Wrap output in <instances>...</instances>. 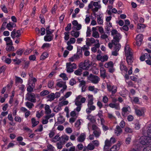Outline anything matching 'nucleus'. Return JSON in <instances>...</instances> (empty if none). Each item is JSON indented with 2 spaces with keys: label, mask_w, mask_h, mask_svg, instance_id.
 <instances>
[{
  "label": "nucleus",
  "mask_w": 151,
  "mask_h": 151,
  "mask_svg": "<svg viewBox=\"0 0 151 151\" xmlns=\"http://www.w3.org/2000/svg\"><path fill=\"white\" fill-rule=\"evenodd\" d=\"M86 101V98L84 97H82L81 95H79L76 98L75 100V104L77 106L76 109L77 111L79 112L80 111L81 107V104L84 103Z\"/></svg>",
  "instance_id": "f257e3e1"
},
{
  "label": "nucleus",
  "mask_w": 151,
  "mask_h": 151,
  "mask_svg": "<svg viewBox=\"0 0 151 151\" xmlns=\"http://www.w3.org/2000/svg\"><path fill=\"white\" fill-rule=\"evenodd\" d=\"M140 142L142 145H148L151 143V136H144L140 138Z\"/></svg>",
  "instance_id": "f03ea898"
},
{
  "label": "nucleus",
  "mask_w": 151,
  "mask_h": 151,
  "mask_svg": "<svg viewBox=\"0 0 151 151\" xmlns=\"http://www.w3.org/2000/svg\"><path fill=\"white\" fill-rule=\"evenodd\" d=\"M91 62L88 60H86L84 62H81L79 64V67L82 69L88 70L91 65Z\"/></svg>",
  "instance_id": "7ed1b4c3"
},
{
  "label": "nucleus",
  "mask_w": 151,
  "mask_h": 151,
  "mask_svg": "<svg viewBox=\"0 0 151 151\" xmlns=\"http://www.w3.org/2000/svg\"><path fill=\"white\" fill-rule=\"evenodd\" d=\"M93 6L95 7L92 9L93 12H95L98 11L99 9L101 8V6L99 4L98 2L91 1L89 4L88 7L89 9H91L93 8Z\"/></svg>",
  "instance_id": "20e7f679"
},
{
  "label": "nucleus",
  "mask_w": 151,
  "mask_h": 151,
  "mask_svg": "<svg viewBox=\"0 0 151 151\" xmlns=\"http://www.w3.org/2000/svg\"><path fill=\"white\" fill-rule=\"evenodd\" d=\"M26 95V99L32 103H35L36 102V97H39L38 95L35 94L34 93H27Z\"/></svg>",
  "instance_id": "39448f33"
},
{
  "label": "nucleus",
  "mask_w": 151,
  "mask_h": 151,
  "mask_svg": "<svg viewBox=\"0 0 151 151\" xmlns=\"http://www.w3.org/2000/svg\"><path fill=\"white\" fill-rule=\"evenodd\" d=\"M88 79L91 82L95 84L98 83L100 80L99 76L92 74L89 75Z\"/></svg>",
  "instance_id": "423d86ee"
},
{
  "label": "nucleus",
  "mask_w": 151,
  "mask_h": 151,
  "mask_svg": "<svg viewBox=\"0 0 151 151\" xmlns=\"http://www.w3.org/2000/svg\"><path fill=\"white\" fill-rule=\"evenodd\" d=\"M21 35V33L20 30H16V29H14L11 32V36L13 39H14L15 37L18 38Z\"/></svg>",
  "instance_id": "0eeeda50"
},
{
  "label": "nucleus",
  "mask_w": 151,
  "mask_h": 151,
  "mask_svg": "<svg viewBox=\"0 0 151 151\" xmlns=\"http://www.w3.org/2000/svg\"><path fill=\"white\" fill-rule=\"evenodd\" d=\"M125 62L124 61L122 60L120 63V68L121 70L123 72H125L127 73L128 69L127 67L125 66Z\"/></svg>",
  "instance_id": "6e6552de"
},
{
  "label": "nucleus",
  "mask_w": 151,
  "mask_h": 151,
  "mask_svg": "<svg viewBox=\"0 0 151 151\" xmlns=\"http://www.w3.org/2000/svg\"><path fill=\"white\" fill-rule=\"evenodd\" d=\"M143 35L142 34H139L136 37L137 45L139 46L141 45L143 40Z\"/></svg>",
  "instance_id": "1a4fd4ad"
},
{
  "label": "nucleus",
  "mask_w": 151,
  "mask_h": 151,
  "mask_svg": "<svg viewBox=\"0 0 151 151\" xmlns=\"http://www.w3.org/2000/svg\"><path fill=\"white\" fill-rule=\"evenodd\" d=\"M96 58L97 60H100L103 62L107 61L108 57L107 55L101 56L99 54L97 56Z\"/></svg>",
  "instance_id": "9d476101"
},
{
  "label": "nucleus",
  "mask_w": 151,
  "mask_h": 151,
  "mask_svg": "<svg viewBox=\"0 0 151 151\" xmlns=\"http://www.w3.org/2000/svg\"><path fill=\"white\" fill-rule=\"evenodd\" d=\"M121 38V36L120 34L119 33L117 34L114 37V40H112V42L114 44V45H115V43H118Z\"/></svg>",
  "instance_id": "9b49d317"
},
{
  "label": "nucleus",
  "mask_w": 151,
  "mask_h": 151,
  "mask_svg": "<svg viewBox=\"0 0 151 151\" xmlns=\"http://www.w3.org/2000/svg\"><path fill=\"white\" fill-rule=\"evenodd\" d=\"M100 76L103 79H104L107 76V73L106 70L103 67H101L100 70Z\"/></svg>",
  "instance_id": "f8f14e48"
},
{
  "label": "nucleus",
  "mask_w": 151,
  "mask_h": 151,
  "mask_svg": "<svg viewBox=\"0 0 151 151\" xmlns=\"http://www.w3.org/2000/svg\"><path fill=\"white\" fill-rule=\"evenodd\" d=\"M146 26L144 24H138L137 25V33L143 32L144 31V29Z\"/></svg>",
  "instance_id": "ddd939ff"
},
{
  "label": "nucleus",
  "mask_w": 151,
  "mask_h": 151,
  "mask_svg": "<svg viewBox=\"0 0 151 151\" xmlns=\"http://www.w3.org/2000/svg\"><path fill=\"white\" fill-rule=\"evenodd\" d=\"M126 56L132 55V52L131 51V49L129 48V45H126L124 48Z\"/></svg>",
  "instance_id": "4468645a"
},
{
  "label": "nucleus",
  "mask_w": 151,
  "mask_h": 151,
  "mask_svg": "<svg viewBox=\"0 0 151 151\" xmlns=\"http://www.w3.org/2000/svg\"><path fill=\"white\" fill-rule=\"evenodd\" d=\"M86 138V135L84 133H82L78 137L77 139L78 141L80 142H83Z\"/></svg>",
  "instance_id": "2eb2a0df"
},
{
  "label": "nucleus",
  "mask_w": 151,
  "mask_h": 151,
  "mask_svg": "<svg viewBox=\"0 0 151 151\" xmlns=\"http://www.w3.org/2000/svg\"><path fill=\"white\" fill-rule=\"evenodd\" d=\"M54 35H47L44 37V40L46 42H50L53 39Z\"/></svg>",
  "instance_id": "dca6fc26"
},
{
  "label": "nucleus",
  "mask_w": 151,
  "mask_h": 151,
  "mask_svg": "<svg viewBox=\"0 0 151 151\" xmlns=\"http://www.w3.org/2000/svg\"><path fill=\"white\" fill-rule=\"evenodd\" d=\"M93 33L92 36L95 38H98L99 37V35L98 32L96 31V27H93L92 28Z\"/></svg>",
  "instance_id": "f3484780"
},
{
  "label": "nucleus",
  "mask_w": 151,
  "mask_h": 151,
  "mask_svg": "<svg viewBox=\"0 0 151 151\" xmlns=\"http://www.w3.org/2000/svg\"><path fill=\"white\" fill-rule=\"evenodd\" d=\"M122 132V130L121 127L117 125L115 130V134L118 136L120 135Z\"/></svg>",
  "instance_id": "a211bd4d"
},
{
  "label": "nucleus",
  "mask_w": 151,
  "mask_h": 151,
  "mask_svg": "<svg viewBox=\"0 0 151 151\" xmlns=\"http://www.w3.org/2000/svg\"><path fill=\"white\" fill-rule=\"evenodd\" d=\"M122 110V114L123 116H124L125 114L129 111V110H130V108L129 106H127L123 107Z\"/></svg>",
  "instance_id": "6ab92c4d"
},
{
  "label": "nucleus",
  "mask_w": 151,
  "mask_h": 151,
  "mask_svg": "<svg viewBox=\"0 0 151 151\" xmlns=\"http://www.w3.org/2000/svg\"><path fill=\"white\" fill-rule=\"evenodd\" d=\"M111 144V141L107 139H106L105 142V145L104 147V150H105L109 149Z\"/></svg>",
  "instance_id": "aec40b11"
},
{
  "label": "nucleus",
  "mask_w": 151,
  "mask_h": 151,
  "mask_svg": "<svg viewBox=\"0 0 151 151\" xmlns=\"http://www.w3.org/2000/svg\"><path fill=\"white\" fill-rule=\"evenodd\" d=\"M88 103L87 105L89 106L92 105L93 104V98L92 95H88Z\"/></svg>",
  "instance_id": "412c9836"
},
{
  "label": "nucleus",
  "mask_w": 151,
  "mask_h": 151,
  "mask_svg": "<svg viewBox=\"0 0 151 151\" xmlns=\"http://www.w3.org/2000/svg\"><path fill=\"white\" fill-rule=\"evenodd\" d=\"M46 97L47 99V101H53L55 98V94L54 93H51L47 96Z\"/></svg>",
  "instance_id": "4be33fe9"
},
{
  "label": "nucleus",
  "mask_w": 151,
  "mask_h": 151,
  "mask_svg": "<svg viewBox=\"0 0 151 151\" xmlns=\"http://www.w3.org/2000/svg\"><path fill=\"white\" fill-rule=\"evenodd\" d=\"M88 108L86 109V112L88 114L90 113L92 111L94 110L95 109V106L92 105L88 106Z\"/></svg>",
  "instance_id": "5701e85b"
},
{
  "label": "nucleus",
  "mask_w": 151,
  "mask_h": 151,
  "mask_svg": "<svg viewBox=\"0 0 151 151\" xmlns=\"http://www.w3.org/2000/svg\"><path fill=\"white\" fill-rule=\"evenodd\" d=\"M127 63L129 65H130L133 62L132 59L133 58V54L132 55H127Z\"/></svg>",
  "instance_id": "b1692460"
},
{
  "label": "nucleus",
  "mask_w": 151,
  "mask_h": 151,
  "mask_svg": "<svg viewBox=\"0 0 151 151\" xmlns=\"http://www.w3.org/2000/svg\"><path fill=\"white\" fill-rule=\"evenodd\" d=\"M70 63H66L67 71L68 73H70L73 71V69L71 67L70 65Z\"/></svg>",
  "instance_id": "393cba45"
},
{
  "label": "nucleus",
  "mask_w": 151,
  "mask_h": 151,
  "mask_svg": "<svg viewBox=\"0 0 151 151\" xmlns=\"http://www.w3.org/2000/svg\"><path fill=\"white\" fill-rule=\"evenodd\" d=\"M4 40L6 42H9L6 43L7 45H13L12 41L11 40L10 37H5L4 38Z\"/></svg>",
  "instance_id": "a878e982"
},
{
  "label": "nucleus",
  "mask_w": 151,
  "mask_h": 151,
  "mask_svg": "<svg viewBox=\"0 0 151 151\" xmlns=\"http://www.w3.org/2000/svg\"><path fill=\"white\" fill-rule=\"evenodd\" d=\"M70 34L72 36L77 38L79 36L80 33L78 31L75 32L74 30H72L70 32Z\"/></svg>",
  "instance_id": "bb28decb"
},
{
  "label": "nucleus",
  "mask_w": 151,
  "mask_h": 151,
  "mask_svg": "<svg viewBox=\"0 0 151 151\" xmlns=\"http://www.w3.org/2000/svg\"><path fill=\"white\" fill-rule=\"evenodd\" d=\"M119 144H117L116 145H114L110 149L111 151H117L119 149Z\"/></svg>",
  "instance_id": "cd10ccee"
},
{
  "label": "nucleus",
  "mask_w": 151,
  "mask_h": 151,
  "mask_svg": "<svg viewBox=\"0 0 151 151\" xmlns=\"http://www.w3.org/2000/svg\"><path fill=\"white\" fill-rule=\"evenodd\" d=\"M135 111L136 114L138 116H142L144 114L143 112L137 109H135Z\"/></svg>",
  "instance_id": "c85d7f7f"
},
{
  "label": "nucleus",
  "mask_w": 151,
  "mask_h": 151,
  "mask_svg": "<svg viewBox=\"0 0 151 151\" xmlns=\"http://www.w3.org/2000/svg\"><path fill=\"white\" fill-rule=\"evenodd\" d=\"M45 113L47 114H50L51 112V111L50 109V106L49 105H46L45 107Z\"/></svg>",
  "instance_id": "c756f323"
},
{
  "label": "nucleus",
  "mask_w": 151,
  "mask_h": 151,
  "mask_svg": "<svg viewBox=\"0 0 151 151\" xmlns=\"http://www.w3.org/2000/svg\"><path fill=\"white\" fill-rule=\"evenodd\" d=\"M104 66L106 68L113 67V63L112 61H110L109 62L106 63Z\"/></svg>",
  "instance_id": "7c9ffc66"
},
{
  "label": "nucleus",
  "mask_w": 151,
  "mask_h": 151,
  "mask_svg": "<svg viewBox=\"0 0 151 151\" xmlns=\"http://www.w3.org/2000/svg\"><path fill=\"white\" fill-rule=\"evenodd\" d=\"M50 26L49 25L46 28L47 35H51L54 32V30H50Z\"/></svg>",
  "instance_id": "2f4dec72"
},
{
  "label": "nucleus",
  "mask_w": 151,
  "mask_h": 151,
  "mask_svg": "<svg viewBox=\"0 0 151 151\" xmlns=\"http://www.w3.org/2000/svg\"><path fill=\"white\" fill-rule=\"evenodd\" d=\"M94 136L96 137H99L101 134V131L100 129L97 130L93 131V132Z\"/></svg>",
  "instance_id": "473e14b6"
},
{
  "label": "nucleus",
  "mask_w": 151,
  "mask_h": 151,
  "mask_svg": "<svg viewBox=\"0 0 151 151\" xmlns=\"http://www.w3.org/2000/svg\"><path fill=\"white\" fill-rule=\"evenodd\" d=\"M61 105L60 104L56 106L54 109V111L55 112H58L61 109Z\"/></svg>",
  "instance_id": "72a5a7b5"
},
{
  "label": "nucleus",
  "mask_w": 151,
  "mask_h": 151,
  "mask_svg": "<svg viewBox=\"0 0 151 151\" xmlns=\"http://www.w3.org/2000/svg\"><path fill=\"white\" fill-rule=\"evenodd\" d=\"M60 139V138L59 136L58 135H56L52 139L51 141L53 142H55L57 141H58Z\"/></svg>",
  "instance_id": "f704fd0d"
},
{
  "label": "nucleus",
  "mask_w": 151,
  "mask_h": 151,
  "mask_svg": "<svg viewBox=\"0 0 151 151\" xmlns=\"http://www.w3.org/2000/svg\"><path fill=\"white\" fill-rule=\"evenodd\" d=\"M78 54H80L82 55V51L81 50H80V51H78L77 54H74L73 56L74 57L75 60L78 59L80 58V56Z\"/></svg>",
  "instance_id": "c9c22d12"
},
{
  "label": "nucleus",
  "mask_w": 151,
  "mask_h": 151,
  "mask_svg": "<svg viewBox=\"0 0 151 151\" xmlns=\"http://www.w3.org/2000/svg\"><path fill=\"white\" fill-rule=\"evenodd\" d=\"M65 142H58L57 144V148L59 149H61L63 147V146L62 145L63 144H65Z\"/></svg>",
  "instance_id": "e433bc0d"
},
{
  "label": "nucleus",
  "mask_w": 151,
  "mask_h": 151,
  "mask_svg": "<svg viewBox=\"0 0 151 151\" xmlns=\"http://www.w3.org/2000/svg\"><path fill=\"white\" fill-rule=\"evenodd\" d=\"M31 121L32 124V126L33 127H35L39 123V122L38 121H36L35 118H33L32 119Z\"/></svg>",
  "instance_id": "4c0bfd02"
},
{
  "label": "nucleus",
  "mask_w": 151,
  "mask_h": 151,
  "mask_svg": "<svg viewBox=\"0 0 151 151\" xmlns=\"http://www.w3.org/2000/svg\"><path fill=\"white\" fill-rule=\"evenodd\" d=\"M25 105L29 109L32 108L34 106V105L33 103L29 101H27Z\"/></svg>",
  "instance_id": "58836bf2"
},
{
  "label": "nucleus",
  "mask_w": 151,
  "mask_h": 151,
  "mask_svg": "<svg viewBox=\"0 0 151 151\" xmlns=\"http://www.w3.org/2000/svg\"><path fill=\"white\" fill-rule=\"evenodd\" d=\"M2 59L3 60L4 59V62L7 64H9L11 62V60L10 59L6 58L5 57H3Z\"/></svg>",
  "instance_id": "ea45409f"
},
{
  "label": "nucleus",
  "mask_w": 151,
  "mask_h": 151,
  "mask_svg": "<svg viewBox=\"0 0 151 151\" xmlns=\"http://www.w3.org/2000/svg\"><path fill=\"white\" fill-rule=\"evenodd\" d=\"M146 131L147 135L151 136V124L147 127Z\"/></svg>",
  "instance_id": "a19ab883"
},
{
  "label": "nucleus",
  "mask_w": 151,
  "mask_h": 151,
  "mask_svg": "<svg viewBox=\"0 0 151 151\" xmlns=\"http://www.w3.org/2000/svg\"><path fill=\"white\" fill-rule=\"evenodd\" d=\"M34 88L31 86L30 85H29L27 88V91L28 93H32V92L34 91Z\"/></svg>",
  "instance_id": "79ce46f5"
},
{
  "label": "nucleus",
  "mask_w": 151,
  "mask_h": 151,
  "mask_svg": "<svg viewBox=\"0 0 151 151\" xmlns=\"http://www.w3.org/2000/svg\"><path fill=\"white\" fill-rule=\"evenodd\" d=\"M114 45L115 46L114 48V50H116V51H119L121 47L120 45L118 43H115V44Z\"/></svg>",
  "instance_id": "37998d69"
},
{
  "label": "nucleus",
  "mask_w": 151,
  "mask_h": 151,
  "mask_svg": "<svg viewBox=\"0 0 151 151\" xmlns=\"http://www.w3.org/2000/svg\"><path fill=\"white\" fill-rule=\"evenodd\" d=\"M76 39L74 38H71L70 40L67 42V45H70L71 44L74 43L76 42Z\"/></svg>",
  "instance_id": "c03bdc74"
},
{
  "label": "nucleus",
  "mask_w": 151,
  "mask_h": 151,
  "mask_svg": "<svg viewBox=\"0 0 151 151\" xmlns=\"http://www.w3.org/2000/svg\"><path fill=\"white\" fill-rule=\"evenodd\" d=\"M82 70L81 68L78 69L75 71L74 73L76 75L80 76L82 74Z\"/></svg>",
  "instance_id": "a18cd8bd"
},
{
  "label": "nucleus",
  "mask_w": 151,
  "mask_h": 151,
  "mask_svg": "<svg viewBox=\"0 0 151 151\" xmlns=\"http://www.w3.org/2000/svg\"><path fill=\"white\" fill-rule=\"evenodd\" d=\"M48 54L47 52H43L40 56L41 60H44L48 57Z\"/></svg>",
  "instance_id": "49530a36"
},
{
  "label": "nucleus",
  "mask_w": 151,
  "mask_h": 151,
  "mask_svg": "<svg viewBox=\"0 0 151 151\" xmlns=\"http://www.w3.org/2000/svg\"><path fill=\"white\" fill-rule=\"evenodd\" d=\"M87 147H88V149L89 150H93L94 148V146L93 144L92 143H90L87 146Z\"/></svg>",
  "instance_id": "de8ad7c7"
},
{
  "label": "nucleus",
  "mask_w": 151,
  "mask_h": 151,
  "mask_svg": "<svg viewBox=\"0 0 151 151\" xmlns=\"http://www.w3.org/2000/svg\"><path fill=\"white\" fill-rule=\"evenodd\" d=\"M15 81L16 83H23V80L20 77L15 76Z\"/></svg>",
  "instance_id": "09e8293b"
},
{
  "label": "nucleus",
  "mask_w": 151,
  "mask_h": 151,
  "mask_svg": "<svg viewBox=\"0 0 151 151\" xmlns=\"http://www.w3.org/2000/svg\"><path fill=\"white\" fill-rule=\"evenodd\" d=\"M47 149L50 151H55V148L51 145L49 144L47 146Z\"/></svg>",
  "instance_id": "8fccbe9b"
},
{
  "label": "nucleus",
  "mask_w": 151,
  "mask_h": 151,
  "mask_svg": "<svg viewBox=\"0 0 151 151\" xmlns=\"http://www.w3.org/2000/svg\"><path fill=\"white\" fill-rule=\"evenodd\" d=\"M49 93V92L47 90H45L40 92V94L41 96H44L48 94Z\"/></svg>",
  "instance_id": "3c124183"
},
{
  "label": "nucleus",
  "mask_w": 151,
  "mask_h": 151,
  "mask_svg": "<svg viewBox=\"0 0 151 151\" xmlns=\"http://www.w3.org/2000/svg\"><path fill=\"white\" fill-rule=\"evenodd\" d=\"M69 33H70L69 32H65L64 35L65 36L64 38L65 40H68L69 37Z\"/></svg>",
  "instance_id": "603ef678"
},
{
  "label": "nucleus",
  "mask_w": 151,
  "mask_h": 151,
  "mask_svg": "<svg viewBox=\"0 0 151 151\" xmlns=\"http://www.w3.org/2000/svg\"><path fill=\"white\" fill-rule=\"evenodd\" d=\"M112 89H111V91L112 94H115L117 91V88L116 86H112Z\"/></svg>",
  "instance_id": "864d4df0"
},
{
  "label": "nucleus",
  "mask_w": 151,
  "mask_h": 151,
  "mask_svg": "<svg viewBox=\"0 0 151 151\" xmlns=\"http://www.w3.org/2000/svg\"><path fill=\"white\" fill-rule=\"evenodd\" d=\"M56 85L60 88L63 87L64 85H65V82H64L63 83H61L60 82H58L57 84Z\"/></svg>",
  "instance_id": "5fc2aeb1"
},
{
  "label": "nucleus",
  "mask_w": 151,
  "mask_h": 151,
  "mask_svg": "<svg viewBox=\"0 0 151 151\" xmlns=\"http://www.w3.org/2000/svg\"><path fill=\"white\" fill-rule=\"evenodd\" d=\"M109 106L112 108H115L116 109H118V106L115 104L112 103H110L109 105Z\"/></svg>",
  "instance_id": "6e6d98bb"
},
{
  "label": "nucleus",
  "mask_w": 151,
  "mask_h": 151,
  "mask_svg": "<svg viewBox=\"0 0 151 151\" xmlns=\"http://www.w3.org/2000/svg\"><path fill=\"white\" fill-rule=\"evenodd\" d=\"M2 11L5 13H7L8 11L6 6L4 5H2L1 6Z\"/></svg>",
  "instance_id": "4d7b16f0"
},
{
  "label": "nucleus",
  "mask_w": 151,
  "mask_h": 151,
  "mask_svg": "<svg viewBox=\"0 0 151 151\" xmlns=\"http://www.w3.org/2000/svg\"><path fill=\"white\" fill-rule=\"evenodd\" d=\"M124 131L127 133H132L133 132L132 129L129 127H126L125 128Z\"/></svg>",
  "instance_id": "13d9d810"
},
{
  "label": "nucleus",
  "mask_w": 151,
  "mask_h": 151,
  "mask_svg": "<svg viewBox=\"0 0 151 151\" xmlns=\"http://www.w3.org/2000/svg\"><path fill=\"white\" fill-rule=\"evenodd\" d=\"M92 70L93 73L97 74L99 73L98 70L95 67L92 68Z\"/></svg>",
  "instance_id": "bf43d9fd"
},
{
  "label": "nucleus",
  "mask_w": 151,
  "mask_h": 151,
  "mask_svg": "<svg viewBox=\"0 0 151 151\" xmlns=\"http://www.w3.org/2000/svg\"><path fill=\"white\" fill-rule=\"evenodd\" d=\"M60 76L63 78L64 80H67L68 79V77L66 76V75L65 73H62L60 75Z\"/></svg>",
  "instance_id": "052dcab7"
},
{
  "label": "nucleus",
  "mask_w": 151,
  "mask_h": 151,
  "mask_svg": "<svg viewBox=\"0 0 151 151\" xmlns=\"http://www.w3.org/2000/svg\"><path fill=\"white\" fill-rule=\"evenodd\" d=\"M71 23H69L65 28V30L66 31H69L71 29Z\"/></svg>",
  "instance_id": "680f3d73"
},
{
  "label": "nucleus",
  "mask_w": 151,
  "mask_h": 151,
  "mask_svg": "<svg viewBox=\"0 0 151 151\" xmlns=\"http://www.w3.org/2000/svg\"><path fill=\"white\" fill-rule=\"evenodd\" d=\"M32 49H28L24 53V54L25 55H28L32 50Z\"/></svg>",
  "instance_id": "e2e57ef3"
},
{
  "label": "nucleus",
  "mask_w": 151,
  "mask_h": 151,
  "mask_svg": "<svg viewBox=\"0 0 151 151\" xmlns=\"http://www.w3.org/2000/svg\"><path fill=\"white\" fill-rule=\"evenodd\" d=\"M24 51V50L23 49L21 50L19 49L17 51L16 53L17 55H21Z\"/></svg>",
  "instance_id": "0e129e2a"
},
{
  "label": "nucleus",
  "mask_w": 151,
  "mask_h": 151,
  "mask_svg": "<svg viewBox=\"0 0 151 151\" xmlns=\"http://www.w3.org/2000/svg\"><path fill=\"white\" fill-rule=\"evenodd\" d=\"M51 45L48 43H44L42 46V48L44 49L45 47L48 48L50 47Z\"/></svg>",
  "instance_id": "69168bd1"
},
{
  "label": "nucleus",
  "mask_w": 151,
  "mask_h": 151,
  "mask_svg": "<svg viewBox=\"0 0 151 151\" xmlns=\"http://www.w3.org/2000/svg\"><path fill=\"white\" fill-rule=\"evenodd\" d=\"M102 101L104 103H106L108 101V97L106 96H104L103 97Z\"/></svg>",
  "instance_id": "338daca9"
},
{
  "label": "nucleus",
  "mask_w": 151,
  "mask_h": 151,
  "mask_svg": "<svg viewBox=\"0 0 151 151\" xmlns=\"http://www.w3.org/2000/svg\"><path fill=\"white\" fill-rule=\"evenodd\" d=\"M97 22L99 24H102L103 22V20L101 19V17L99 16L97 18Z\"/></svg>",
  "instance_id": "774afa93"
}]
</instances>
